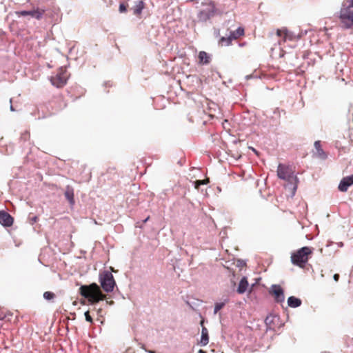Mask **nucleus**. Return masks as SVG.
Returning a JSON list of instances; mask_svg holds the SVG:
<instances>
[{"label":"nucleus","mask_w":353,"mask_h":353,"mask_svg":"<svg viewBox=\"0 0 353 353\" xmlns=\"http://www.w3.org/2000/svg\"><path fill=\"white\" fill-rule=\"evenodd\" d=\"M210 183V180L208 178L203 179V180H196L194 181V188L196 189H199L200 185H206Z\"/></svg>","instance_id":"obj_21"},{"label":"nucleus","mask_w":353,"mask_h":353,"mask_svg":"<svg viewBox=\"0 0 353 353\" xmlns=\"http://www.w3.org/2000/svg\"><path fill=\"white\" fill-rule=\"evenodd\" d=\"M199 63L201 65H206L210 63L211 58L205 51H200L198 55Z\"/></svg>","instance_id":"obj_14"},{"label":"nucleus","mask_w":353,"mask_h":353,"mask_svg":"<svg viewBox=\"0 0 353 353\" xmlns=\"http://www.w3.org/2000/svg\"><path fill=\"white\" fill-rule=\"evenodd\" d=\"M340 20L343 28L353 29V0H350V3L347 8L341 10Z\"/></svg>","instance_id":"obj_4"},{"label":"nucleus","mask_w":353,"mask_h":353,"mask_svg":"<svg viewBox=\"0 0 353 353\" xmlns=\"http://www.w3.org/2000/svg\"><path fill=\"white\" fill-rule=\"evenodd\" d=\"M333 278H334V281L337 282L339 279V274H335L334 275Z\"/></svg>","instance_id":"obj_28"},{"label":"nucleus","mask_w":353,"mask_h":353,"mask_svg":"<svg viewBox=\"0 0 353 353\" xmlns=\"http://www.w3.org/2000/svg\"><path fill=\"white\" fill-rule=\"evenodd\" d=\"M17 14L19 17L22 16V17H25V16H28L29 14V11H19V12H17Z\"/></svg>","instance_id":"obj_27"},{"label":"nucleus","mask_w":353,"mask_h":353,"mask_svg":"<svg viewBox=\"0 0 353 353\" xmlns=\"http://www.w3.org/2000/svg\"><path fill=\"white\" fill-rule=\"evenodd\" d=\"M128 5L127 3H120L119 5V12L123 13V12H125L127 11V8H128Z\"/></svg>","instance_id":"obj_25"},{"label":"nucleus","mask_w":353,"mask_h":353,"mask_svg":"<svg viewBox=\"0 0 353 353\" xmlns=\"http://www.w3.org/2000/svg\"><path fill=\"white\" fill-rule=\"evenodd\" d=\"M272 294L277 303H282L285 300L284 293L283 289L279 285H274L272 290Z\"/></svg>","instance_id":"obj_11"},{"label":"nucleus","mask_w":353,"mask_h":353,"mask_svg":"<svg viewBox=\"0 0 353 353\" xmlns=\"http://www.w3.org/2000/svg\"><path fill=\"white\" fill-rule=\"evenodd\" d=\"M225 305L224 303H217L215 304L214 307V314L217 313L220 310H221Z\"/></svg>","instance_id":"obj_24"},{"label":"nucleus","mask_w":353,"mask_h":353,"mask_svg":"<svg viewBox=\"0 0 353 353\" xmlns=\"http://www.w3.org/2000/svg\"><path fill=\"white\" fill-rule=\"evenodd\" d=\"M288 304L291 307H297L301 305V300L293 296H290L288 299Z\"/></svg>","instance_id":"obj_17"},{"label":"nucleus","mask_w":353,"mask_h":353,"mask_svg":"<svg viewBox=\"0 0 353 353\" xmlns=\"http://www.w3.org/2000/svg\"><path fill=\"white\" fill-rule=\"evenodd\" d=\"M79 291L81 295L91 303H96L105 299V295L102 293L99 286L95 283L89 285H81Z\"/></svg>","instance_id":"obj_1"},{"label":"nucleus","mask_w":353,"mask_h":353,"mask_svg":"<svg viewBox=\"0 0 353 353\" xmlns=\"http://www.w3.org/2000/svg\"><path fill=\"white\" fill-rule=\"evenodd\" d=\"M148 353H155V352L152 351V350H148Z\"/></svg>","instance_id":"obj_33"},{"label":"nucleus","mask_w":353,"mask_h":353,"mask_svg":"<svg viewBox=\"0 0 353 353\" xmlns=\"http://www.w3.org/2000/svg\"><path fill=\"white\" fill-rule=\"evenodd\" d=\"M353 185V175L343 177L339 183L338 188L339 191L347 192L349 187Z\"/></svg>","instance_id":"obj_9"},{"label":"nucleus","mask_w":353,"mask_h":353,"mask_svg":"<svg viewBox=\"0 0 353 353\" xmlns=\"http://www.w3.org/2000/svg\"><path fill=\"white\" fill-rule=\"evenodd\" d=\"M113 303H114V302H113L112 301H109V303H110V304H112Z\"/></svg>","instance_id":"obj_35"},{"label":"nucleus","mask_w":353,"mask_h":353,"mask_svg":"<svg viewBox=\"0 0 353 353\" xmlns=\"http://www.w3.org/2000/svg\"><path fill=\"white\" fill-rule=\"evenodd\" d=\"M277 176L281 179L291 183L294 182L295 186L294 187V189H296L297 178L294 176V171L291 167L280 163L277 168Z\"/></svg>","instance_id":"obj_6"},{"label":"nucleus","mask_w":353,"mask_h":353,"mask_svg":"<svg viewBox=\"0 0 353 353\" xmlns=\"http://www.w3.org/2000/svg\"><path fill=\"white\" fill-rule=\"evenodd\" d=\"M150 216L147 217L145 220H144V223H145L148 219H149Z\"/></svg>","instance_id":"obj_34"},{"label":"nucleus","mask_w":353,"mask_h":353,"mask_svg":"<svg viewBox=\"0 0 353 353\" xmlns=\"http://www.w3.org/2000/svg\"><path fill=\"white\" fill-rule=\"evenodd\" d=\"M55 296V294L50 291H47L43 293V298L48 301L54 299Z\"/></svg>","instance_id":"obj_23"},{"label":"nucleus","mask_w":353,"mask_h":353,"mask_svg":"<svg viewBox=\"0 0 353 353\" xmlns=\"http://www.w3.org/2000/svg\"><path fill=\"white\" fill-rule=\"evenodd\" d=\"M312 248L310 247H303L292 254V263L294 265L303 268L307 263L310 256L312 254Z\"/></svg>","instance_id":"obj_2"},{"label":"nucleus","mask_w":353,"mask_h":353,"mask_svg":"<svg viewBox=\"0 0 353 353\" xmlns=\"http://www.w3.org/2000/svg\"><path fill=\"white\" fill-rule=\"evenodd\" d=\"M145 4L142 0L135 1L134 6L132 8L134 15L141 18L143 10L145 8Z\"/></svg>","instance_id":"obj_12"},{"label":"nucleus","mask_w":353,"mask_h":353,"mask_svg":"<svg viewBox=\"0 0 353 353\" xmlns=\"http://www.w3.org/2000/svg\"><path fill=\"white\" fill-rule=\"evenodd\" d=\"M252 151H253L254 152H255L256 154H257V151H256L254 148H252Z\"/></svg>","instance_id":"obj_31"},{"label":"nucleus","mask_w":353,"mask_h":353,"mask_svg":"<svg viewBox=\"0 0 353 353\" xmlns=\"http://www.w3.org/2000/svg\"><path fill=\"white\" fill-rule=\"evenodd\" d=\"M252 151H253L254 152H255L256 154H257V151H256L254 148H252Z\"/></svg>","instance_id":"obj_32"},{"label":"nucleus","mask_w":353,"mask_h":353,"mask_svg":"<svg viewBox=\"0 0 353 353\" xmlns=\"http://www.w3.org/2000/svg\"><path fill=\"white\" fill-rule=\"evenodd\" d=\"M38 218L37 216H34L33 219H32V221L34 222H36L37 221Z\"/></svg>","instance_id":"obj_29"},{"label":"nucleus","mask_w":353,"mask_h":353,"mask_svg":"<svg viewBox=\"0 0 353 353\" xmlns=\"http://www.w3.org/2000/svg\"><path fill=\"white\" fill-rule=\"evenodd\" d=\"M245 34L244 28L239 27L235 31H232L230 32V36L234 39H237L238 38L243 36Z\"/></svg>","instance_id":"obj_18"},{"label":"nucleus","mask_w":353,"mask_h":353,"mask_svg":"<svg viewBox=\"0 0 353 353\" xmlns=\"http://www.w3.org/2000/svg\"><path fill=\"white\" fill-rule=\"evenodd\" d=\"M84 314H85V320L88 322H90V323H93V320H92V316L90 314L89 311L85 312Z\"/></svg>","instance_id":"obj_26"},{"label":"nucleus","mask_w":353,"mask_h":353,"mask_svg":"<svg viewBox=\"0 0 353 353\" xmlns=\"http://www.w3.org/2000/svg\"><path fill=\"white\" fill-rule=\"evenodd\" d=\"M276 34L278 37L280 38V39L278 41L279 45H281L283 43H285L287 41H296L299 39L296 34L290 32L285 27L277 29L276 31Z\"/></svg>","instance_id":"obj_8"},{"label":"nucleus","mask_w":353,"mask_h":353,"mask_svg":"<svg viewBox=\"0 0 353 353\" xmlns=\"http://www.w3.org/2000/svg\"><path fill=\"white\" fill-rule=\"evenodd\" d=\"M64 195L66 199L69 201L70 205H72L74 204V189L72 188V187L70 185L66 186Z\"/></svg>","instance_id":"obj_15"},{"label":"nucleus","mask_w":353,"mask_h":353,"mask_svg":"<svg viewBox=\"0 0 353 353\" xmlns=\"http://www.w3.org/2000/svg\"><path fill=\"white\" fill-rule=\"evenodd\" d=\"M70 74L65 68H60L54 75L50 77V81L51 83L58 88H63L69 79Z\"/></svg>","instance_id":"obj_5"},{"label":"nucleus","mask_w":353,"mask_h":353,"mask_svg":"<svg viewBox=\"0 0 353 353\" xmlns=\"http://www.w3.org/2000/svg\"><path fill=\"white\" fill-rule=\"evenodd\" d=\"M99 282L103 290L106 292L113 291L116 282L112 274L109 271H105L100 274Z\"/></svg>","instance_id":"obj_7"},{"label":"nucleus","mask_w":353,"mask_h":353,"mask_svg":"<svg viewBox=\"0 0 353 353\" xmlns=\"http://www.w3.org/2000/svg\"><path fill=\"white\" fill-rule=\"evenodd\" d=\"M270 317L268 316V317L265 319V322H266V323H268L269 320H270Z\"/></svg>","instance_id":"obj_30"},{"label":"nucleus","mask_w":353,"mask_h":353,"mask_svg":"<svg viewBox=\"0 0 353 353\" xmlns=\"http://www.w3.org/2000/svg\"><path fill=\"white\" fill-rule=\"evenodd\" d=\"M3 319V317H0V321H2Z\"/></svg>","instance_id":"obj_36"},{"label":"nucleus","mask_w":353,"mask_h":353,"mask_svg":"<svg viewBox=\"0 0 353 353\" xmlns=\"http://www.w3.org/2000/svg\"><path fill=\"white\" fill-rule=\"evenodd\" d=\"M314 146L316 150V152H315L316 156L321 159H325L327 158V155L324 152V150L322 149L321 141H316L314 142Z\"/></svg>","instance_id":"obj_13"},{"label":"nucleus","mask_w":353,"mask_h":353,"mask_svg":"<svg viewBox=\"0 0 353 353\" xmlns=\"http://www.w3.org/2000/svg\"><path fill=\"white\" fill-rule=\"evenodd\" d=\"M43 14H44V10L37 9V10L29 11L28 15L31 16L33 18L39 19L41 18V17L43 16Z\"/></svg>","instance_id":"obj_20"},{"label":"nucleus","mask_w":353,"mask_h":353,"mask_svg":"<svg viewBox=\"0 0 353 353\" xmlns=\"http://www.w3.org/2000/svg\"><path fill=\"white\" fill-rule=\"evenodd\" d=\"M0 223L6 227L11 226L13 223V218L9 213L3 210L0 211Z\"/></svg>","instance_id":"obj_10"},{"label":"nucleus","mask_w":353,"mask_h":353,"mask_svg":"<svg viewBox=\"0 0 353 353\" xmlns=\"http://www.w3.org/2000/svg\"><path fill=\"white\" fill-rule=\"evenodd\" d=\"M202 6L205 8L199 11L197 17L201 21H206L211 17H213L218 14V10L216 7V3L213 1L208 2H203Z\"/></svg>","instance_id":"obj_3"},{"label":"nucleus","mask_w":353,"mask_h":353,"mask_svg":"<svg viewBox=\"0 0 353 353\" xmlns=\"http://www.w3.org/2000/svg\"><path fill=\"white\" fill-rule=\"evenodd\" d=\"M232 39L231 38L230 36H229L228 37H223L220 39L219 43H221V45H223V43H225V46H230L232 43Z\"/></svg>","instance_id":"obj_22"},{"label":"nucleus","mask_w":353,"mask_h":353,"mask_svg":"<svg viewBox=\"0 0 353 353\" xmlns=\"http://www.w3.org/2000/svg\"><path fill=\"white\" fill-rule=\"evenodd\" d=\"M209 342V336H208V330L205 327L202 328V332H201V344L202 345H205Z\"/></svg>","instance_id":"obj_19"},{"label":"nucleus","mask_w":353,"mask_h":353,"mask_svg":"<svg viewBox=\"0 0 353 353\" xmlns=\"http://www.w3.org/2000/svg\"><path fill=\"white\" fill-rule=\"evenodd\" d=\"M248 281L247 280L246 277H243L241 280L239 282L238 288H237V292L239 294H243L246 292L248 288Z\"/></svg>","instance_id":"obj_16"}]
</instances>
